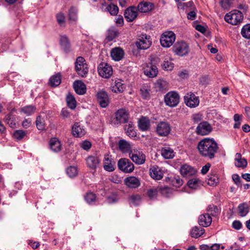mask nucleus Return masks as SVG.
Returning a JSON list of instances; mask_svg holds the SVG:
<instances>
[{
    "instance_id": "nucleus-43",
    "label": "nucleus",
    "mask_w": 250,
    "mask_h": 250,
    "mask_svg": "<svg viewBox=\"0 0 250 250\" xmlns=\"http://www.w3.org/2000/svg\"><path fill=\"white\" fill-rule=\"evenodd\" d=\"M66 101L67 104L70 108L74 109L76 108L77 102L73 95L68 93L66 96Z\"/></svg>"
},
{
    "instance_id": "nucleus-62",
    "label": "nucleus",
    "mask_w": 250,
    "mask_h": 250,
    "mask_svg": "<svg viewBox=\"0 0 250 250\" xmlns=\"http://www.w3.org/2000/svg\"><path fill=\"white\" fill-rule=\"evenodd\" d=\"M117 200L118 197L115 194H112L110 196H109L107 198V201L109 204L115 203Z\"/></svg>"
},
{
    "instance_id": "nucleus-63",
    "label": "nucleus",
    "mask_w": 250,
    "mask_h": 250,
    "mask_svg": "<svg viewBox=\"0 0 250 250\" xmlns=\"http://www.w3.org/2000/svg\"><path fill=\"white\" fill-rule=\"evenodd\" d=\"M115 22L119 26H122L124 23L123 17L120 15L117 16Z\"/></svg>"
},
{
    "instance_id": "nucleus-7",
    "label": "nucleus",
    "mask_w": 250,
    "mask_h": 250,
    "mask_svg": "<svg viewBox=\"0 0 250 250\" xmlns=\"http://www.w3.org/2000/svg\"><path fill=\"white\" fill-rule=\"evenodd\" d=\"M171 130V126L167 122H159L156 127V132L161 137L167 136L170 134Z\"/></svg>"
},
{
    "instance_id": "nucleus-17",
    "label": "nucleus",
    "mask_w": 250,
    "mask_h": 250,
    "mask_svg": "<svg viewBox=\"0 0 250 250\" xmlns=\"http://www.w3.org/2000/svg\"><path fill=\"white\" fill-rule=\"evenodd\" d=\"M117 124L125 123L128 119V113L125 109H119L115 113Z\"/></svg>"
},
{
    "instance_id": "nucleus-27",
    "label": "nucleus",
    "mask_w": 250,
    "mask_h": 250,
    "mask_svg": "<svg viewBox=\"0 0 250 250\" xmlns=\"http://www.w3.org/2000/svg\"><path fill=\"white\" fill-rule=\"evenodd\" d=\"M124 56V51L121 48L115 47L111 51V56L116 61H119L122 60Z\"/></svg>"
},
{
    "instance_id": "nucleus-4",
    "label": "nucleus",
    "mask_w": 250,
    "mask_h": 250,
    "mask_svg": "<svg viewBox=\"0 0 250 250\" xmlns=\"http://www.w3.org/2000/svg\"><path fill=\"white\" fill-rule=\"evenodd\" d=\"M175 34L172 31H166L161 35V44L164 47H169L175 42Z\"/></svg>"
},
{
    "instance_id": "nucleus-55",
    "label": "nucleus",
    "mask_w": 250,
    "mask_h": 250,
    "mask_svg": "<svg viewBox=\"0 0 250 250\" xmlns=\"http://www.w3.org/2000/svg\"><path fill=\"white\" fill-rule=\"evenodd\" d=\"M25 135L24 131L21 130H18L14 132L13 136L17 140H21L23 138Z\"/></svg>"
},
{
    "instance_id": "nucleus-37",
    "label": "nucleus",
    "mask_w": 250,
    "mask_h": 250,
    "mask_svg": "<svg viewBox=\"0 0 250 250\" xmlns=\"http://www.w3.org/2000/svg\"><path fill=\"white\" fill-rule=\"evenodd\" d=\"M50 146L54 152H57L61 150V144L60 142L56 138H52L50 141Z\"/></svg>"
},
{
    "instance_id": "nucleus-19",
    "label": "nucleus",
    "mask_w": 250,
    "mask_h": 250,
    "mask_svg": "<svg viewBox=\"0 0 250 250\" xmlns=\"http://www.w3.org/2000/svg\"><path fill=\"white\" fill-rule=\"evenodd\" d=\"M136 7L138 12L140 13H147L154 9V5L152 2L143 1L139 2Z\"/></svg>"
},
{
    "instance_id": "nucleus-1",
    "label": "nucleus",
    "mask_w": 250,
    "mask_h": 250,
    "mask_svg": "<svg viewBox=\"0 0 250 250\" xmlns=\"http://www.w3.org/2000/svg\"><path fill=\"white\" fill-rule=\"evenodd\" d=\"M198 149L202 156L212 159L218 151V146L213 139H205L199 142Z\"/></svg>"
},
{
    "instance_id": "nucleus-15",
    "label": "nucleus",
    "mask_w": 250,
    "mask_h": 250,
    "mask_svg": "<svg viewBox=\"0 0 250 250\" xmlns=\"http://www.w3.org/2000/svg\"><path fill=\"white\" fill-rule=\"evenodd\" d=\"M97 100L102 107H106L109 104V100L107 93L104 90H100L97 94Z\"/></svg>"
},
{
    "instance_id": "nucleus-25",
    "label": "nucleus",
    "mask_w": 250,
    "mask_h": 250,
    "mask_svg": "<svg viewBox=\"0 0 250 250\" xmlns=\"http://www.w3.org/2000/svg\"><path fill=\"white\" fill-rule=\"evenodd\" d=\"M212 222V218L208 213L200 215L198 218V223L204 227L209 226Z\"/></svg>"
},
{
    "instance_id": "nucleus-14",
    "label": "nucleus",
    "mask_w": 250,
    "mask_h": 250,
    "mask_svg": "<svg viewBox=\"0 0 250 250\" xmlns=\"http://www.w3.org/2000/svg\"><path fill=\"white\" fill-rule=\"evenodd\" d=\"M138 9L136 6H131L124 12V16L128 22L133 21L138 16Z\"/></svg>"
},
{
    "instance_id": "nucleus-47",
    "label": "nucleus",
    "mask_w": 250,
    "mask_h": 250,
    "mask_svg": "<svg viewBox=\"0 0 250 250\" xmlns=\"http://www.w3.org/2000/svg\"><path fill=\"white\" fill-rule=\"evenodd\" d=\"M207 184L211 186H214L217 185L219 182L217 176L215 175H211L208 176L206 179Z\"/></svg>"
},
{
    "instance_id": "nucleus-51",
    "label": "nucleus",
    "mask_w": 250,
    "mask_h": 250,
    "mask_svg": "<svg viewBox=\"0 0 250 250\" xmlns=\"http://www.w3.org/2000/svg\"><path fill=\"white\" fill-rule=\"evenodd\" d=\"M5 121L11 127H16V124L13 121V117L11 113H9L5 116Z\"/></svg>"
},
{
    "instance_id": "nucleus-60",
    "label": "nucleus",
    "mask_w": 250,
    "mask_h": 250,
    "mask_svg": "<svg viewBox=\"0 0 250 250\" xmlns=\"http://www.w3.org/2000/svg\"><path fill=\"white\" fill-rule=\"evenodd\" d=\"M157 190L156 188L150 189L147 191V195L150 199H152L155 198L157 195Z\"/></svg>"
},
{
    "instance_id": "nucleus-48",
    "label": "nucleus",
    "mask_w": 250,
    "mask_h": 250,
    "mask_svg": "<svg viewBox=\"0 0 250 250\" xmlns=\"http://www.w3.org/2000/svg\"><path fill=\"white\" fill-rule=\"evenodd\" d=\"M241 33L245 39H250V24H247L243 26Z\"/></svg>"
},
{
    "instance_id": "nucleus-64",
    "label": "nucleus",
    "mask_w": 250,
    "mask_h": 250,
    "mask_svg": "<svg viewBox=\"0 0 250 250\" xmlns=\"http://www.w3.org/2000/svg\"><path fill=\"white\" fill-rule=\"evenodd\" d=\"M31 120L30 119H25L22 122V125L24 128L29 127L31 125Z\"/></svg>"
},
{
    "instance_id": "nucleus-36",
    "label": "nucleus",
    "mask_w": 250,
    "mask_h": 250,
    "mask_svg": "<svg viewBox=\"0 0 250 250\" xmlns=\"http://www.w3.org/2000/svg\"><path fill=\"white\" fill-rule=\"evenodd\" d=\"M249 212V206L246 203L240 204L238 207V212L241 217H245Z\"/></svg>"
},
{
    "instance_id": "nucleus-35",
    "label": "nucleus",
    "mask_w": 250,
    "mask_h": 250,
    "mask_svg": "<svg viewBox=\"0 0 250 250\" xmlns=\"http://www.w3.org/2000/svg\"><path fill=\"white\" fill-rule=\"evenodd\" d=\"M247 165V162L246 159L241 158V154L237 153L235 158V166L238 167L244 168Z\"/></svg>"
},
{
    "instance_id": "nucleus-6",
    "label": "nucleus",
    "mask_w": 250,
    "mask_h": 250,
    "mask_svg": "<svg viewBox=\"0 0 250 250\" xmlns=\"http://www.w3.org/2000/svg\"><path fill=\"white\" fill-rule=\"evenodd\" d=\"M165 102L169 107H175L179 103L180 96L175 91H170L165 96Z\"/></svg>"
},
{
    "instance_id": "nucleus-46",
    "label": "nucleus",
    "mask_w": 250,
    "mask_h": 250,
    "mask_svg": "<svg viewBox=\"0 0 250 250\" xmlns=\"http://www.w3.org/2000/svg\"><path fill=\"white\" fill-rule=\"evenodd\" d=\"M105 11H108L110 15L115 16L119 12V8L117 5L111 3L105 8Z\"/></svg>"
},
{
    "instance_id": "nucleus-53",
    "label": "nucleus",
    "mask_w": 250,
    "mask_h": 250,
    "mask_svg": "<svg viewBox=\"0 0 250 250\" xmlns=\"http://www.w3.org/2000/svg\"><path fill=\"white\" fill-rule=\"evenodd\" d=\"M85 200L88 204H92L96 200V196L92 193H88L85 196Z\"/></svg>"
},
{
    "instance_id": "nucleus-33",
    "label": "nucleus",
    "mask_w": 250,
    "mask_h": 250,
    "mask_svg": "<svg viewBox=\"0 0 250 250\" xmlns=\"http://www.w3.org/2000/svg\"><path fill=\"white\" fill-rule=\"evenodd\" d=\"M60 44L62 49L66 53L70 50V44L68 38L65 36H62L60 38Z\"/></svg>"
},
{
    "instance_id": "nucleus-10",
    "label": "nucleus",
    "mask_w": 250,
    "mask_h": 250,
    "mask_svg": "<svg viewBox=\"0 0 250 250\" xmlns=\"http://www.w3.org/2000/svg\"><path fill=\"white\" fill-rule=\"evenodd\" d=\"M117 147L118 150L123 154H128V155L135 148L133 144L123 139H121L118 141Z\"/></svg>"
},
{
    "instance_id": "nucleus-18",
    "label": "nucleus",
    "mask_w": 250,
    "mask_h": 250,
    "mask_svg": "<svg viewBox=\"0 0 250 250\" xmlns=\"http://www.w3.org/2000/svg\"><path fill=\"white\" fill-rule=\"evenodd\" d=\"M72 135L75 137H81L86 133V130L80 123H75L72 127Z\"/></svg>"
},
{
    "instance_id": "nucleus-31",
    "label": "nucleus",
    "mask_w": 250,
    "mask_h": 250,
    "mask_svg": "<svg viewBox=\"0 0 250 250\" xmlns=\"http://www.w3.org/2000/svg\"><path fill=\"white\" fill-rule=\"evenodd\" d=\"M171 61L172 60L169 56H166L161 65L162 68L167 71H171L172 70L174 67V64Z\"/></svg>"
},
{
    "instance_id": "nucleus-28",
    "label": "nucleus",
    "mask_w": 250,
    "mask_h": 250,
    "mask_svg": "<svg viewBox=\"0 0 250 250\" xmlns=\"http://www.w3.org/2000/svg\"><path fill=\"white\" fill-rule=\"evenodd\" d=\"M139 128L142 131H147L150 129V120L147 117H142L138 121Z\"/></svg>"
},
{
    "instance_id": "nucleus-42",
    "label": "nucleus",
    "mask_w": 250,
    "mask_h": 250,
    "mask_svg": "<svg viewBox=\"0 0 250 250\" xmlns=\"http://www.w3.org/2000/svg\"><path fill=\"white\" fill-rule=\"evenodd\" d=\"M118 30L114 27H111L107 32L106 39L108 41H112L118 36Z\"/></svg>"
},
{
    "instance_id": "nucleus-23",
    "label": "nucleus",
    "mask_w": 250,
    "mask_h": 250,
    "mask_svg": "<svg viewBox=\"0 0 250 250\" xmlns=\"http://www.w3.org/2000/svg\"><path fill=\"white\" fill-rule=\"evenodd\" d=\"M180 172L183 176L189 177L194 175L196 172V170L191 166L185 164L181 167Z\"/></svg>"
},
{
    "instance_id": "nucleus-38",
    "label": "nucleus",
    "mask_w": 250,
    "mask_h": 250,
    "mask_svg": "<svg viewBox=\"0 0 250 250\" xmlns=\"http://www.w3.org/2000/svg\"><path fill=\"white\" fill-rule=\"evenodd\" d=\"M62 77L60 73L56 74L51 76L49 79V84L52 87H56L61 83Z\"/></svg>"
},
{
    "instance_id": "nucleus-30",
    "label": "nucleus",
    "mask_w": 250,
    "mask_h": 250,
    "mask_svg": "<svg viewBox=\"0 0 250 250\" xmlns=\"http://www.w3.org/2000/svg\"><path fill=\"white\" fill-rule=\"evenodd\" d=\"M75 92L79 95H83L86 92V86L81 81H76L73 83Z\"/></svg>"
},
{
    "instance_id": "nucleus-56",
    "label": "nucleus",
    "mask_w": 250,
    "mask_h": 250,
    "mask_svg": "<svg viewBox=\"0 0 250 250\" xmlns=\"http://www.w3.org/2000/svg\"><path fill=\"white\" fill-rule=\"evenodd\" d=\"M149 91L150 90L147 89L146 86H143L140 89L142 96L145 99H147L149 97Z\"/></svg>"
},
{
    "instance_id": "nucleus-2",
    "label": "nucleus",
    "mask_w": 250,
    "mask_h": 250,
    "mask_svg": "<svg viewBox=\"0 0 250 250\" xmlns=\"http://www.w3.org/2000/svg\"><path fill=\"white\" fill-rule=\"evenodd\" d=\"M224 19L226 22L232 25H237L242 21L243 15L238 10H232L226 14Z\"/></svg>"
},
{
    "instance_id": "nucleus-5",
    "label": "nucleus",
    "mask_w": 250,
    "mask_h": 250,
    "mask_svg": "<svg viewBox=\"0 0 250 250\" xmlns=\"http://www.w3.org/2000/svg\"><path fill=\"white\" fill-rule=\"evenodd\" d=\"M117 165L120 170L126 173H131L134 170V164L126 158L119 159Z\"/></svg>"
},
{
    "instance_id": "nucleus-3",
    "label": "nucleus",
    "mask_w": 250,
    "mask_h": 250,
    "mask_svg": "<svg viewBox=\"0 0 250 250\" xmlns=\"http://www.w3.org/2000/svg\"><path fill=\"white\" fill-rule=\"evenodd\" d=\"M75 69L77 74L82 77H85L88 72L87 64L85 60L82 57H78L75 62Z\"/></svg>"
},
{
    "instance_id": "nucleus-13",
    "label": "nucleus",
    "mask_w": 250,
    "mask_h": 250,
    "mask_svg": "<svg viewBox=\"0 0 250 250\" xmlns=\"http://www.w3.org/2000/svg\"><path fill=\"white\" fill-rule=\"evenodd\" d=\"M98 72L103 78H109L112 75V68L107 63H101L98 66Z\"/></svg>"
},
{
    "instance_id": "nucleus-45",
    "label": "nucleus",
    "mask_w": 250,
    "mask_h": 250,
    "mask_svg": "<svg viewBox=\"0 0 250 250\" xmlns=\"http://www.w3.org/2000/svg\"><path fill=\"white\" fill-rule=\"evenodd\" d=\"M36 108L33 105H27L21 108V112L27 115H31L36 111Z\"/></svg>"
},
{
    "instance_id": "nucleus-16",
    "label": "nucleus",
    "mask_w": 250,
    "mask_h": 250,
    "mask_svg": "<svg viewBox=\"0 0 250 250\" xmlns=\"http://www.w3.org/2000/svg\"><path fill=\"white\" fill-rule=\"evenodd\" d=\"M211 126L206 122L201 123L198 125L196 128V132L197 134L201 135L208 134L211 132Z\"/></svg>"
},
{
    "instance_id": "nucleus-40",
    "label": "nucleus",
    "mask_w": 250,
    "mask_h": 250,
    "mask_svg": "<svg viewBox=\"0 0 250 250\" xmlns=\"http://www.w3.org/2000/svg\"><path fill=\"white\" fill-rule=\"evenodd\" d=\"M202 185V182L197 178L191 179L188 182V186L192 189H197Z\"/></svg>"
},
{
    "instance_id": "nucleus-8",
    "label": "nucleus",
    "mask_w": 250,
    "mask_h": 250,
    "mask_svg": "<svg viewBox=\"0 0 250 250\" xmlns=\"http://www.w3.org/2000/svg\"><path fill=\"white\" fill-rule=\"evenodd\" d=\"M129 158L136 164L141 165L144 164L146 161V155L139 150L134 148L128 155Z\"/></svg>"
},
{
    "instance_id": "nucleus-57",
    "label": "nucleus",
    "mask_w": 250,
    "mask_h": 250,
    "mask_svg": "<svg viewBox=\"0 0 250 250\" xmlns=\"http://www.w3.org/2000/svg\"><path fill=\"white\" fill-rule=\"evenodd\" d=\"M56 18L58 23L62 26L65 23V17L63 13H59L57 14Z\"/></svg>"
},
{
    "instance_id": "nucleus-52",
    "label": "nucleus",
    "mask_w": 250,
    "mask_h": 250,
    "mask_svg": "<svg viewBox=\"0 0 250 250\" xmlns=\"http://www.w3.org/2000/svg\"><path fill=\"white\" fill-rule=\"evenodd\" d=\"M66 173L70 177H73L77 175V168L75 167L70 166L66 169Z\"/></svg>"
},
{
    "instance_id": "nucleus-12",
    "label": "nucleus",
    "mask_w": 250,
    "mask_h": 250,
    "mask_svg": "<svg viewBox=\"0 0 250 250\" xmlns=\"http://www.w3.org/2000/svg\"><path fill=\"white\" fill-rule=\"evenodd\" d=\"M150 39L149 36H147L146 34L142 35L136 42V46L140 49H146L148 48L151 44Z\"/></svg>"
},
{
    "instance_id": "nucleus-11",
    "label": "nucleus",
    "mask_w": 250,
    "mask_h": 250,
    "mask_svg": "<svg viewBox=\"0 0 250 250\" xmlns=\"http://www.w3.org/2000/svg\"><path fill=\"white\" fill-rule=\"evenodd\" d=\"M184 101L186 104L190 107H197L199 104V99L192 92H188L184 96Z\"/></svg>"
},
{
    "instance_id": "nucleus-9",
    "label": "nucleus",
    "mask_w": 250,
    "mask_h": 250,
    "mask_svg": "<svg viewBox=\"0 0 250 250\" xmlns=\"http://www.w3.org/2000/svg\"><path fill=\"white\" fill-rule=\"evenodd\" d=\"M173 52L179 56H183L188 54L189 49L188 44L185 42H177L173 47Z\"/></svg>"
},
{
    "instance_id": "nucleus-58",
    "label": "nucleus",
    "mask_w": 250,
    "mask_h": 250,
    "mask_svg": "<svg viewBox=\"0 0 250 250\" xmlns=\"http://www.w3.org/2000/svg\"><path fill=\"white\" fill-rule=\"evenodd\" d=\"M233 0H221V5L224 9L229 8L232 3Z\"/></svg>"
},
{
    "instance_id": "nucleus-49",
    "label": "nucleus",
    "mask_w": 250,
    "mask_h": 250,
    "mask_svg": "<svg viewBox=\"0 0 250 250\" xmlns=\"http://www.w3.org/2000/svg\"><path fill=\"white\" fill-rule=\"evenodd\" d=\"M36 125L37 128L40 130H44L45 125L44 120L40 116H38L36 120Z\"/></svg>"
},
{
    "instance_id": "nucleus-32",
    "label": "nucleus",
    "mask_w": 250,
    "mask_h": 250,
    "mask_svg": "<svg viewBox=\"0 0 250 250\" xmlns=\"http://www.w3.org/2000/svg\"><path fill=\"white\" fill-rule=\"evenodd\" d=\"M161 154L165 159H172L174 157L175 152L169 147H164L162 148Z\"/></svg>"
},
{
    "instance_id": "nucleus-59",
    "label": "nucleus",
    "mask_w": 250,
    "mask_h": 250,
    "mask_svg": "<svg viewBox=\"0 0 250 250\" xmlns=\"http://www.w3.org/2000/svg\"><path fill=\"white\" fill-rule=\"evenodd\" d=\"M81 147L85 150H89L91 147V143L88 141H84L80 144Z\"/></svg>"
},
{
    "instance_id": "nucleus-54",
    "label": "nucleus",
    "mask_w": 250,
    "mask_h": 250,
    "mask_svg": "<svg viewBox=\"0 0 250 250\" xmlns=\"http://www.w3.org/2000/svg\"><path fill=\"white\" fill-rule=\"evenodd\" d=\"M208 211L212 216H215L218 212V208L216 206L211 205L208 206Z\"/></svg>"
},
{
    "instance_id": "nucleus-34",
    "label": "nucleus",
    "mask_w": 250,
    "mask_h": 250,
    "mask_svg": "<svg viewBox=\"0 0 250 250\" xmlns=\"http://www.w3.org/2000/svg\"><path fill=\"white\" fill-rule=\"evenodd\" d=\"M68 20L72 23H76L78 20V9L72 6L68 11Z\"/></svg>"
},
{
    "instance_id": "nucleus-20",
    "label": "nucleus",
    "mask_w": 250,
    "mask_h": 250,
    "mask_svg": "<svg viewBox=\"0 0 250 250\" xmlns=\"http://www.w3.org/2000/svg\"><path fill=\"white\" fill-rule=\"evenodd\" d=\"M124 183L126 187L131 188H137L141 184L140 179L134 176H129L125 178Z\"/></svg>"
},
{
    "instance_id": "nucleus-61",
    "label": "nucleus",
    "mask_w": 250,
    "mask_h": 250,
    "mask_svg": "<svg viewBox=\"0 0 250 250\" xmlns=\"http://www.w3.org/2000/svg\"><path fill=\"white\" fill-rule=\"evenodd\" d=\"M232 227L236 230H239L242 227V224L239 220H235L232 223Z\"/></svg>"
},
{
    "instance_id": "nucleus-41",
    "label": "nucleus",
    "mask_w": 250,
    "mask_h": 250,
    "mask_svg": "<svg viewBox=\"0 0 250 250\" xmlns=\"http://www.w3.org/2000/svg\"><path fill=\"white\" fill-rule=\"evenodd\" d=\"M125 129L126 135L130 138L136 136V132L134 129V125L132 123L129 122L125 126Z\"/></svg>"
},
{
    "instance_id": "nucleus-22",
    "label": "nucleus",
    "mask_w": 250,
    "mask_h": 250,
    "mask_svg": "<svg viewBox=\"0 0 250 250\" xmlns=\"http://www.w3.org/2000/svg\"><path fill=\"white\" fill-rule=\"evenodd\" d=\"M104 168L106 171L111 172L115 170V163L112 161V159L108 154L104 155Z\"/></svg>"
},
{
    "instance_id": "nucleus-29",
    "label": "nucleus",
    "mask_w": 250,
    "mask_h": 250,
    "mask_svg": "<svg viewBox=\"0 0 250 250\" xmlns=\"http://www.w3.org/2000/svg\"><path fill=\"white\" fill-rule=\"evenodd\" d=\"M150 174L151 177L155 180H160L163 177L162 170L156 166H153L150 168Z\"/></svg>"
},
{
    "instance_id": "nucleus-39",
    "label": "nucleus",
    "mask_w": 250,
    "mask_h": 250,
    "mask_svg": "<svg viewBox=\"0 0 250 250\" xmlns=\"http://www.w3.org/2000/svg\"><path fill=\"white\" fill-rule=\"evenodd\" d=\"M205 233V229L197 226L194 227L190 231V236L195 238H198Z\"/></svg>"
},
{
    "instance_id": "nucleus-21",
    "label": "nucleus",
    "mask_w": 250,
    "mask_h": 250,
    "mask_svg": "<svg viewBox=\"0 0 250 250\" xmlns=\"http://www.w3.org/2000/svg\"><path fill=\"white\" fill-rule=\"evenodd\" d=\"M86 163L89 168L95 169L98 167L100 163V160L97 156H89L86 159Z\"/></svg>"
},
{
    "instance_id": "nucleus-50",
    "label": "nucleus",
    "mask_w": 250,
    "mask_h": 250,
    "mask_svg": "<svg viewBox=\"0 0 250 250\" xmlns=\"http://www.w3.org/2000/svg\"><path fill=\"white\" fill-rule=\"evenodd\" d=\"M156 86L160 90L166 89L167 87V83L165 80H159L156 83Z\"/></svg>"
},
{
    "instance_id": "nucleus-24",
    "label": "nucleus",
    "mask_w": 250,
    "mask_h": 250,
    "mask_svg": "<svg viewBox=\"0 0 250 250\" xmlns=\"http://www.w3.org/2000/svg\"><path fill=\"white\" fill-rule=\"evenodd\" d=\"M158 72L157 67L152 63L147 64L146 67L144 68L145 74L149 77L153 78L156 77Z\"/></svg>"
},
{
    "instance_id": "nucleus-26",
    "label": "nucleus",
    "mask_w": 250,
    "mask_h": 250,
    "mask_svg": "<svg viewBox=\"0 0 250 250\" xmlns=\"http://www.w3.org/2000/svg\"><path fill=\"white\" fill-rule=\"evenodd\" d=\"M111 90L114 93H121L124 90V86L120 79L112 80L111 83Z\"/></svg>"
},
{
    "instance_id": "nucleus-44",
    "label": "nucleus",
    "mask_w": 250,
    "mask_h": 250,
    "mask_svg": "<svg viewBox=\"0 0 250 250\" xmlns=\"http://www.w3.org/2000/svg\"><path fill=\"white\" fill-rule=\"evenodd\" d=\"M129 203L136 206L139 205L141 202V197L139 194L131 195L129 198Z\"/></svg>"
}]
</instances>
